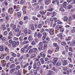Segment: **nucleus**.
Instances as JSON below:
<instances>
[{"label": "nucleus", "mask_w": 75, "mask_h": 75, "mask_svg": "<svg viewBox=\"0 0 75 75\" xmlns=\"http://www.w3.org/2000/svg\"><path fill=\"white\" fill-rule=\"evenodd\" d=\"M37 36L38 37V38H41L42 36V34L40 33H38L37 32H36L35 33V37H36Z\"/></svg>", "instance_id": "f257e3e1"}, {"label": "nucleus", "mask_w": 75, "mask_h": 75, "mask_svg": "<svg viewBox=\"0 0 75 75\" xmlns=\"http://www.w3.org/2000/svg\"><path fill=\"white\" fill-rule=\"evenodd\" d=\"M18 44H19V42H18V44H17V42L14 41L13 42L12 44L13 47H16V45H18Z\"/></svg>", "instance_id": "f03ea898"}, {"label": "nucleus", "mask_w": 75, "mask_h": 75, "mask_svg": "<svg viewBox=\"0 0 75 75\" xmlns=\"http://www.w3.org/2000/svg\"><path fill=\"white\" fill-rule=\"evenodd\" d=\"M62 28V26L59 25H57L56 26L55 28L57 29V30H59V29Z\"/></svg>", "instance_id": "7ed1b4c3"}, {"label": "nucleus", "mask_w": 75, "mask_h": 75, "mask_svg": "<svg viewBox=\"0 0 75 75\" xmlns=\"http://www.w3.org/2000/svg\"><path fill=\"white\" fill-rule=\"evenodd\" d=\"M57 61L58 58H55L54 59L53 61V63L54 65H55V64H56V62H57Z\"/></svg>", "instance_id": "20e7f679"}, {"label": "nucleus", "mask_w": 75, "mask_h": 75, "mask_svg": "<svg viewBox=\"0 0 75 75\" xmlns=\"http://www.w3.org/2000/svg\"><path fill=\"white\" fill-rule=\"evenodd\" d=\"M14 8L16 9V11H18L20 10V7L18 6H16L15 5L14 6Z\"/></svg>", "instance_id": "39448f33"}, {"label": "nucleus", "mask_w": 75, "mask_h": 75, "mask_svg": "<svg viewBox=\"0 0 75 75\" xmlns=\"http://www.w3.org/2000/svg\"><path fill=\"white\" fill-rule=\"evenodd\" d=\"M49 33L51 35H52L54 34V29H50L49 30Z\"/></svg>", "instance_id": "423d86ee"}, {"label": "nucleus", "mask_w": 75, "mask_h": 75, "mask_svg": "<svg viewBox=\"0 0 75 75\" xmlns=\"http://www.w3.org/2000/svg\"><path fill=\"white\" fill-rule=\"evenodd\" d=\"M15 70V69H11L10 70V74H13V73H14V72Z\"/></svg>", "instance_id": "0eeeda50"}, {"label": "nucleus", "mask_w": 75, "mask_h": 75, "mask_svg": "<svg viewBox=\"0 0 75 75\" xmlns=\"http://www.w3.org/2000/svg\"><path fill=\"white\" fill-rule=\"evenodd\" d=\"M40 47H39L38 48V49L40 51H41V50H43V49H44V46H39Z\"/></svg>", "instance_id": "6e6552de"}, {"label": "nucleus", "mask_w": 75, "mask_h": 75, "mask_svg": "<svg viewBox=\"0 0 75 75\" xmlns=\"http://www.w3.org/2000/svg\"><path fill=\"white\" fill-rule=\"evenodd\" d=\"M40 55L41 57H45V54H44L43 52H41L40 54Z\"/></svg>", "instance_id": "1a4fd4ad"}, {"label": "nucleus", "mask_w": 75, "mask_h": 75, "mask_svg": "<svg viewBox=\"0 0 75 75\" xmlns=\"http://www.w3.org/2000/svg\"><path fill=\"white\" fill-rule=\"evenodd\" d=\"M64 21H67L68 20V18L67 16L64 17Z\"/></svg>", "instance_id": "9d476101"}, {"label": "nucleus", "mask_w": 75, "mask_h": 75, "mask_svg": "<svg viewBox=\"0 0 75 75\" xmlns=\"http://www.w3.org/2000/svg\"><path fill=\"white\" fill-rule=\"evenodd\" d=\"M33 50H34L33 52L36 54H37V48H33Z\"/></svg>", "instance_id": "9b49d317"}, {"label": "nucleus", "mask_w": 75, "mask_h": 75, "mask_svg": "<svg viewBox=\"0 0 75 75\" xmlns=\"http://www.w3.org/2000/svg\"><path fill=\"white\" fill-rule=\"evenodd\" d=\"M0 51H4V47L3 46H0Z\"/></svg>", "instance_id": "f8f14e48"}, {"label": "nucleus", "mask_w": 75, "mask_h": 75, "mask_svg": "<svg viewBox=\"0 0 75 75\" xmlns=\"http://www.w3.org/2000/svg\"><path fill=\"white\" fill-rule=\"evenodd\" d=\"M25 3V0H21L20 2V3L21 4H24Z\"/></svg>", "instance_id": "ddd939ff"}, {"label": "nucleus", "mask_w": 75, "mask_h": 75, "mask_svg": "<svg viewBox=\"0 0 75 75\" xmlns=\"http://www.w3.org/2000/svg\"><path fill=\"white\" fill-rule=\"evenodd\" d=\"M61 63L57 62L56 64V67H59V66H61Z\"/></svg>", "instance_id": "4468645a"}, {"label": "nucleus", "mask_w": 75, "mask_h": 75, "mask_svg": "<svg viewBox=\"0 0 75 75\" xmlns=\"http://www.w3.org/2000/svg\"><path fill=\"white\" fill-rule=\"evenodd\" d=\"M13 8H9L8 10V12L10 13H12V12H13Z\"/></svg>", "instance_id": "2eb2a0df"}, {"label": "nucleus", "mask_w": 75, "mask_h": 75, "mask_svg": "<svg viewBox=\"0 0 75 75\" xmlns=\"http://www.w3.org/2000/svg\"><path fill=\"white\" fill-rule=\"evenodd\" d=\"M71 46H74L75 45V40H74L71 42Z\"/></svg>", "instance_id": "dca6fc26"}, {"label": "nucleus", "mask_w": 75, "mask_h": 75, "mask_svg": "<svg viewBox=\"0 0 75 75\" xmlns=\"http://www.w3.org/2000/svg\"><path fill=\"white\" fill-rule=\"evenodd\" d=\"M50 2V0H46L45 3V4L46 5H48Z\"/></svg>", "instance_id": "f3484780"}, {"label": "nucleus", "mask_w": 75, "mask_h": 75, "mask_svg": "<svg viewBox=\"0 0 75 75\" xmlns=\"http://www.w3.org/2000/svg\"><path fill=\"white\" fill-rule=\"evenodd\" d=\"M40 62H41L42 64H44V59H43V58H42L40 59Z\"/></svg>", "instance_id": "a211bd4d"}, {"label": "nucleus", "mask_w": 75, "mask_h": 75, "mask_svg": "<svg viewBox=\"0 0 75 75\" xmlns=\"http://www.w3.org/2000/svg\"><path fill=\"white\" fill-rule=\"evenodd\" d=\"M68 62H67V60H64L63 62V65H65L67 64Z\"/></svg>", "instance_id": "6ab92c4d"}, {"label": "nucleus", "mask_w": 75, "mask_h": 75, "mask_svg": "<svg viewBox=\"0 0 75 75\" xmlns=\"http://www.w3.org/2000/svg\"><path fill=\"white\" fill-rule=\"evenodd\" d=\"M2 41H6V38L4 37H3L1 39Z\"/></svg>", "instance_id": "aec40b11"}, {"label": "nucleus", "mask_w": 75, "mask_h": 75, "mask_svg": "<svg viewBox=\"0 0 75 75\" xmlns=\"http://www.w3.org/2000/svg\"><path fill=\"white\" fill-rule=\"evenodd\" d=\"M5 25H2L1 26V28L3 29V30H6V27H5Z\"/></svg>", "instance_id": "412c9836"}, {"label": "nucleus", "mask_w": 75, "mask_h": 75, "mask_svg": "<svg viewBox=\"0 0 75 75\" xmlns=\"http://www.w3.org/2000/svg\"><path fill=\"white\" fill-rule=\"evenodd\" d=\"M23 38L22 37H21L19 38V40L20 41H21V42H23Z\"/></svg>", "instance_id": "4be33fe9"}, {"label": "nucleus", "mask_w": 75, "mask_h": 75, "mask_svg": "<svg viewBox=\"0 0 75 75\" xmlns=\"http://www.w3.org/2000/svg\"><path fill=\"white\" fill-rule=\"evenodd\" d=\"M4 57V55L3 54H1L0 57L1 59H3Z\"/></svg>", "instance_id": "5701e85b"}, {"label": "nucleus", "mask_w": 75, "mask_h": 75, "mask_svg": "<svg viewBox=\"0 0 75 75\" xmlns=\"http://www.w3.org/2000/svg\"><path fill=\"white\" fill-rule=\"evenodd\" d=\"M23 14H25V11H26V10H25V7H24L23 8Z\"/></svg>", "instance_id": "b1692460"}, {"label": "nucleus", "mask_w": 75, "mask_h": 75, "mask_svg": "<svg viewBox=\"0 0 75 75\" xmlns=\"http://www.w3.org/2000/svg\"><path fill=\"white\" fill-rule=\"evenodd\" d=\"M21 71L20 70H18V72L17 73V75H21Z\"/></svg>", "instance_id": "393cba45"}, {"label": "nucleus", "mask_w": 75, "mask_h": 75, "mask_svg": "<svg viewBox=\"0 0 75 75\" xmlns=\"http://www.w3.org/2000/svg\"><path fill=\"white\" fill-rule=\"evenodd\" d=\"M40 14H41L42 15H44V14H45V12L44 11H40Z\"/></svg>", "instance_id": "a878e982"}, {"label": "nucleus", "mask_w": 75, "mask_h": 75, "mask_svg": "<svg viewBox=\"0 0 75 75\" xmlns=\"http://www.w3.org/2000/svg\"><path fill=\"white\" fill-rule=\"evenodd\" d=\"M36 57V55L34 54H33L31 55L30 56L31 58H34V57Z\"/></svg>", "instance_id": "bb28decb"}, {"label": "nucleus", "mask_w": 75, "mask_h": 75, "mask_svg": "<svg viewBox=\"0 0 75 75\" xmlns=\"http://www.w3.org/2000/svg\"><path fill=\"white\" fill-rule=\"evenodd\" d=\"M71 7L72 6L69 5L67 6V9H69V10H70V9L71 8Z\"/></svg>", "instance_id": "cd10ccee"}, {"label": "nucleus", "mask_w": 75, "mask_h": 75, "mask_svg": "<svg viewBox=\"0 0 75 75\" xmlns=\"http://www.w3.org/2000/svg\"><path fill=\"white\" fill-rule=\"evenodd\" d=\"M17 15L18 17H21V13L19 12L17 13Z\"/></svg>", "instance_id": "c85d7f7f"}, {"label": "nucleus", "mask_w": 75, "mask_h": 75, "mask_svg": "<svg viewBox=\"0 0 75 75\" xmlns=\"http://www.w3.org/2000/svg\"><path fill=\"white\" fill-rule=\"evenodd\" d=\"M39 47H41V46H43V43H42V42H40L39 44Z\"/></svg>", "instance_id": "c756f323"}, {"label": "nucleus", "mask_w": 75, "mask_h": 75, "mask_svg": "<svg viewBox=\"0 0 75 75\" xmlns=\"http://www.w3.org/2000/svg\"><path fill=\"white\" fill-rule=\"evenodd\" d=\"M71 38V37H68L66 39V41H68V40H70Z\"/></svg>", "instance_id": "7c9ffc66"}, {"label": "nucleus", "mask_w": 75, "mask_h": 75, "mask_svg": "<svg viewBox=\"0 0 75 75\" xmlns=\"http://www.w3.org/2000/svg\"><path fill=\"white\" fill-rule=\"evenodd\" d=\"M36 44V43H35V42L34 41H33L32 42V45H35Z\"/></svg>", "instance_id": "2f4dec72"}, {"label": "nucleus", "mask_w": 75, "mask_h": 75, "mask_svg": "<svg viewBox=\"0 0 75 75\" xmlns=\"http://www.w3.org/2000/svg\"><path fill=\"white\" fill-rule=\"evenodd\" d=\"M15 68L16 69H19L20 68V66L18 65Z\"/></svg>", "instance_id": "473e14b6"}, {"label": "nucleus", "mask_w": 75, "mask_h": 75, "mask_svg": "<svg viewBox=\"0 0 75 75\" xmlns=\"http://www.w3.org/2000/svg\"><path fill=\"white\" fill-rule=\"evenodd\" d=\"M8 35L9 36H12L13 35V32H10L8 33Z\"/></svg>", "instance_id": "72a5a7b5"}, {"label": "nucleus", "mask_w": 75, "mask_h": 75, "mask_svg": "<svg viewBox=\"0 0 75 75\" xmlns=\"http://www.w3.org/2000/svg\"><path fill=\"white\" fill-rule=\"evenodd\" d=\"M33 68L34 69H36L37 68V65H36V63H34L33 65Z\"/></svg>", "instance_id": "f704fd0d"}, {"label": "nucleus", "mask_w": 75, "mask_h": 75, "mask_svg": "<svg viewBox=\"0 0 75 75\" xmlns=\"http://www.w3.org/2000/svg\"><path fill=\"white\" fill-rule=\"evenodd\" d=\"M33 51H34V50H33V49H30L29 51V54H31L32 52H33Z\"/></svg>", "instance_id": "c9c22d12"}, {"label": "nucleus", "mask_w": 75, "mask_h": 75, "mask_svg": "<svg viewBox=\"0 0 75 75\" xmlns=\"http://www.w3.org/2000/svg\"><path fill=\"white\" fill-rule=\"evenodd\" d=\"M14 66H15V64H13L10 66V68H13L14 67Z\"/></svg>", "instance_id": "e433bc0d"}, {"label": "nucleus", "mask_w": 75, "mask_h": 75, "mask_svg": "<svg viewBox=\"0 0 75 75\" xmlns=\"http://www.w3.org/2000/svg\"><path fill=\"white\" fill-rule=\"evenodd\" d=\"M28 40L30 41L31 40V36L30 35L28 38Z\"/></svg>", "instance_id": "4c0bfd02"}, {"label": "nucleus", "mask_w": 75, "mask_h": 75, "mask_svg": "<svg viewBox=\"0 0 75 75\" xmlns=\"http://www.w3.org/2000/svg\"><path fill=\"white\" fill-rule=\"evenodd\" d=\"M53 45L54 47H57L58 45L56 43H54Z\"/></svg>", "instance_id": "58836bf2"}, {"label": "nucleus", "mask_w": 75, "mask_h": 75, "mask_svg": "<svg viewBox=\"0 0 75 75\" xmlns=\"http://www.w3.org/2000/svg\"><path fill=\"white\" fill-rule=\"evenodd\" d=\"M37 64L38 66H40V65H41V63H40V62H38Z\"/></svg>", "instance_id": "ea45409f"}, {"label": "nucleus", "mask_w": 75, "mask_h": 75, "mask_svg": "<svg viewBox=\"0 0 75 75\" xmlns=\"http://www.w3.org/2000/svg\"><path fill=\"white\" fill-rule=\"evenodd\" d=\"M31 29L32 30H35V28H34V26L33 25H32L31 27Z\"/></svg>", "instance_id": "a19ab883"}, {"label": "nucleus", "mask_w": 75, "mask_h": 75, "mask_svg": "<svg viewBox=\"0 0 75 75\" xmlns=\"http://www.w3.org/2000/svg\"><path fill=\"white\" fill-rule=\"evenodd\" d=\"M67 4L66 2H64V3H63V6L64 7H65L67 6Z\"/></svg>", "instance_id": "79ce46f5"}, {"label": "nucleus", "mask_w": 75, "mask_h": 75, "mask_svg": "<svg viewBox=\"0 0 75 75\" xmlns=\"http://www.w3.org/2000/svg\"><path fill=\"white\" fill-rule=\"evenodd\" d=\"M15 31L16 32H18V31H20V29L19 28H16L15 30Z\"/></svg>", "instance_id": "37998d69"}, {"label": "nucleus", "mask_w": 75, "mask_h": 75, "mask_svg": "<svg viewBox=\"0 0 75 75\" xmlns=\"http://www.w3.org/2000/svg\"><path fill=\"white\" fill-rule=\"evenodd\" d=\"M1 62L2 64H4V63H6V60H2L1 61Z\"/></svg>", "instance_id": "c03bdc74"}, {"label": "nucleus", "mask_w": 75, "mask_h": 75, "mask_svg": "<svg viewBox=\"0 0 75 75\" xmlns=\"http://www.w3.org/2000/svg\"><path fill=\"white\" fill-rule=\"evenodd\" d=\"M52 73V71H51L50 70L49 71V74L50 75H51Z\"/></svg>", "instance_id": "a18cd8bd"}, {"label": "nucleus", "mask_w": 75, "mask_h": 75, "mask_svg": "<svg viewBox=\"0 0 75 75\" xmlns=\"http://www.w3.org/2000/svg\"><path fill=\"white\" fill-rule=\"evenodd\" d=\"M59 37H60L61 40H62V38H63V36H62V35L61 34H60L59 35Z\"/></svg>", "instance_id": "49530a36"}, {"label": "nucleus", "mask_w": 75, "mask_h": 75, "mask_svg": "<svg viewBox=\"0 0 75 75\" xmlns=\"http://www.w3.org/2000/svg\"><path fill=\"white\" fill-rule=\"evenodd\" d=\"M33 72L35 73V74H36L37 73V70H33Z\"/></svg>", "instance_id": "de8ad7c7"}, {"label": "nucleus", "mask_w": 75, "mask_h": 75, "mask_svg": "<svg viewBox=\"0 0 75 75\" xmlns=\"http://www.w3.org/2000/svg\"><path fill=\"white\" fill-rule=\"evenodd\" d=\"M60 10L62 11H63V12H64V8H62V7L61 8Z\"/></svg>", "instance_id": "09e8293b"}, {"label": "nucleus", "mask_w": 75, "mask_h": 75, "mask_svg": "<svg viewBox=\"0 0 75 75\" xmlns=\"http://www.w3.org/2000/svg\"><path fill=\"white\" fill-rule=\"evenodd\" d=\"M64 29L63 28H62L60 30V31H61V32H64Z\"/></svg>", "instance_id": "8fccbe9b"}, {"label": "nucleus", "mask_w": 75, "mask_h": 75, "mask_svg": "<svg viewBox=\"0 0 75 75\" xmlns=\"http://www.w3.org/2000/svg\"><path fill=\"white\" fill-rule=\"evenodd\" d=\"M3 64H2V67H4L6 65V63H3Z\"/></svg>", "instance_id": "3c124183"}, {"label": "nucleus", "mask_w": 75, "mask_h": 75, "mask_svg": "<svg viewBox=\"0 0 75 75\" xmlns=\"http://www.w3.org/2000/svg\"><path fill=\"white\" fill-rule=\"evenodd\" d=\"M28 41H25L23 42L24 44H28Z\"/></svg>", "instance_id": "603ef678"}, {"label": "nucleus", "mask_w": 75, "mask_h": 75, "mask_svg": "<svg viewBox=\"0 0 75 75\" xmlns=\"http://www.w3.org/2000/svg\"><path fill=\"white\" fill-rule=\"evenodd\" d=\"M5 51H8V48H7V47H5Z\"/></svg>", "instance_id": "864d4df0"}, {"label": "nucleus", "mask_w": 75, "mask_h": 75, "mask_svg": "<svg viewBox=\"0 0 75 75\" xmlns=\"http://www.w3.org/2000/svg\"><path fill=\"white\" fill-rule=\"evenodd\" d=\"M63 69L64 71H67V67H65L63 68Z\"/></svg>", "instance_id": "5fc2aeb1"}, {"label": "nucleus", "mask_w": 75, "mask_h": 75, "mask_svg": "<svg viewBox=\"0 0 75 75\" xmlns=\"http://www.w3.org/2000/svg\"><path fill=\"white\" fill-rule=\"evenodd\" d=\"M53 10V8H51L50 9H48V11H52Z\"/></svg>", "instance_id": "6e6d98bb"}, {"label": "nucleus", "mask_w": 75, "mask_h": 75, "mask_svg": "<svg viewBox=\"0 0 75 75\" xmlns=\"http://www.w3.org/2000/svg\"><path fill=\"white\" fill-rule=\"evenodd\" d=\"M43 2V0H39V3H42Z\"/></svg>", "instance_id": "4d7b16f0"}, {"label": "nucleus", "mask_w": 75, "mask_h": 75, "mask_svg": "<svg viewBox=\"0 0 75 75\" xmlns=\"http://www.w3.org/2000/svg\"><path fill=\"white\" fill-rule=\"evenodd\" d=\"M45 31V30H44V29L43 28H42V29H41L40 32H41V33L42 32H44Z\"/></svg>", "instance_id": "13d9d810"}, {"label": "nucleus", "mask_w": 75, "mask_h": 75, "mask_svg": "<svg viewBox=\"0 0 75 75\" xmlns=\"http://www.w3.org/2000/svg\"><path fill=\"white\" fill-rule=\"evenodd\" d=\"M4 34L5 35H7V32L6 31H5L4 33Z\"/></svg>", "instance_id": "bf43d9fd"}, {"label": "nucleus", "mask_w": 75, "mask_h": 75, "mask_svg": "<svg viewBox=\"0 0 75 75\" xmlns=\"http://www.w3.org/2000/svg\"><path fill=\"white\" fill-rule=\"evenodd\" d=\"M6 19L7 20H9V17H8V16H6Z\"/></svg>", "instance_id": "052dcab7"}, {"label": "nucleus", "mask_w": 75, "mask_h": 75, "mask_svg": "<svg viewBox=\"0 0 75 75\" xmlns=\"http://www.w3.org/2000/svg\"><path fill=\"white\" fill-rule=\"evenodd\" d=\"M44 48H47V44H45L44 45Z\"/></svg>", "instance_id": "680f3d73"}, {"label": "nucleus", "mask_w": 75, "mask_h": 75, "mask_svg": "<svg viewBox=\"0 0 75 75\" xmlns=\"http://www.w3.org/2000/svg\"><path fill=\"white\" fill-rule=\"evenodd\" d=\"M69 50L70 51H72V47H70L69 48Z\"/></svg>", "instance_id": "e2e57ef3"}, {"label": "nucleus", "mask_w": 75, "mask_h": 75, "mask_svg": "<svg viewBox=\"0 0 75 75\" xmlns=\"http://www.w3.org/2000/svg\"><path fill=\"white\" fill-rule=\"evenodd\" d=\"M8 39H11L12 38V37L11 36H8Z\"/></svg>", "instance_id": "0e129e2a"}, {"label": "nucleus", "mask_w": 75, "mask_h": 75, "mask_svg": "<svg viewBox=\"0 0 75 75\" xmlns=\"http://www.w3.org/2000/svg\"><path fill=\"white\" fill-rule=\"evenodd\" d=\"M69 55H72L73 54V53L71 52H69Z\"/></svg>", "instance_id": "69168bd1"}, {"label": "nucleus", "mask_w": 75, "mask_h": 75, "mask_svg": "<svg viewBox=\"0 0 75 75\" xmlns=\"http://www.w3.org/2000/svg\"><path fill=\"white\" fill-rule=\"evenodd\" d=\"M24 33L25 34H27L28 33V32L26 30H24Z\"/></svg>", "instance_id": "338daca9"}, {"label": "nucleus", "mask_w": 75, "mask_h": 75, "mask_svg": "<svg viewBox=\"0 0 75 75\" xmlns=\"http://www.w3.org/2000/svg\"><path fill=\"white\" fill-rule=\"evenodd\" d=\"M62 45H66V43L65 42H63L62 43Z\"/></svg>", "instance_id": "774afa93"}]
</instances>
